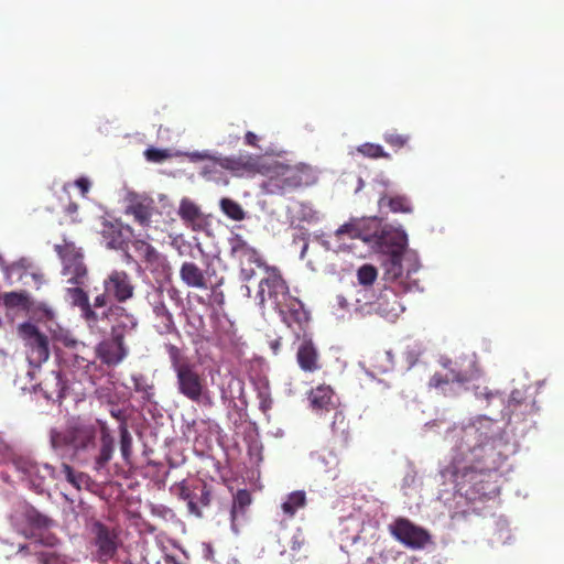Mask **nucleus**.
<instances>
[{
    "label": "nucleus",
    "mask_w": 564,
    "mask_h": 564,
    "mask_svg": "<svg viewBox=\"0 0 564 564\" xmlns=\"http://www.w3.org/2000/svg\"><path fill=\"white\" fill-rule=\"evenodd\" d=\"M491 420L481 419L462 427H454L449 435L455 442L447 471L457 492L469 501L482 500L499 494L497 470L502 455L496 449V440L488 432Z\"/></svg>",
    "instance_id": "1"
},
{
    "label": "nucleus",
    "mask_w": 564,
    "mask_h": 564,
    "mask_svg": "<svg viewBox=\"0 0 564 564\" xmlns=\"http://www.w3.org/2000/svg\"><path fill=\"white\" fill-rule=\"evenodd\" d=\"M51 445L56 452H72L75 457L94 454L95 468L102 469L112 458L115 440L107 423L76 419L63 430L51 431Z\"/></svg>",
    "instance_id": "2"
},
{
    "label": "nucleus",
    "mask_w": 564,
    "mask_h": 564,
    "mask_svg": "<svg viewBox=\"0 0 564 564\" xmlns=\"http://www.w3.org/2000/svg\"><path fill=\"white\" fill-rule=\"evenodd\" d=\"M88 531L93 560L100 564L113 560L121 545L119 531L99 520L93 521Z\"/></svg>",
    "instance_id": "3"
},
{
    "label": "nucleus",
    "mask_w": 564,
    "mask_h": 564,
    "mask_svg": "<svg viewBox=\"0 0 564 564\" xmlns=\"http://www.w3.org/2000/svg\"><path fill=\"white\" fill-rule=\"evenodd\" d=\"M174 373L178 394L197 404L210 399L206 378L196 365L191 364Z\"/></svg>",
    "instance_id": "4"
},
{
    "label": "nucleus",
    "mask_w": 564,
    "mask_h": 564,
    "mask_svg": "<svg viewBox=\"0 0 564 564\" xmlns=\"http://www.w3.org/2000/svg\"><path fill=\"white\" fill-rule=\"evenodd\" d=\"M264 276L259 282V290L257 297L259 304L264 305L270 301L275 310L285 304L292 295L290 294L289 286L282 278L280 271L273 267H264Z\"/></svg>",
    "instance_id": "5"
},
{
    "label": "nucleus",
    "mask_w": 564,
    "mask_h": 564,
    "mask_svg": "<svg viewBox=\"0 0 564 564\" xmlns=\"http://www.w3.org/2000/svg\"><path fill=\"white\" fill-rule=\"evenodd\" d=\"M55 251L63 262V274L67 278V283L83 285L88 279V270L84 263V254L74 242L64 240L61 245H55Z\"/></svg>",
    "instance_id": "6"
},
{
    "label": "nucleus",
    "mask_w": 564,
    "mask_h": 564,
    "mask_svg": "<svg viewBox=\"0 0 564 564\" xmlns=\"http://www.w3.org/2000/svg\"><path fill=\"white\" fill-rule=\"evenodd\" d=\"M313 181L312 167L306 164H300L289 166L280 175L270 177L267 186L269 193L284 195L301 186L311 185Z\"/></svg>",
    "instance_id": "7"
},
{
    "label": "nucleus",
    "mask_w": 564,
    "mask_h": 564,
    "mask_svg": "<svg viewBox=\"0 0 564 564\" xmlns=\"http://www.w3.org/2000/svg\"><path fill=\"white\" fill-rule=\"evenodd\" d=\"M18 334L24 341L30 365L40 367L50 358V340L39 327L30 322L18 326Z\"/></svg>",
    "instance_id": "8"
},
{
    "label": "nucleus",
    "mask_w": 564,
    "mask_h": 564,
    "mask_svg": "<svg viewBox=\"0 0 564 564\" xmlns=\"http://www.w3.org/2000/svg\"><path fill=\"white\" fill-rule=\"evenodd\" d=\"M389 533L411 550H422L432 542L430 532L408 518L399 517L388 525Z\"/></svg>",
    "instance_id": "9"
},
{
    "label": "nucleus",
    "mask_w": 564,
    "mask_h": 564,
    "mask_svg": "<svg viewBox=\"0 0 564 564\" xmlns=\"http://www.w3.org/2000/svg\"><path fill=\"white\" fill-rule=\"evenodd\" d=\"M417 271L416 262L404 270L403 254H393L386 262L384 280L388 286L401 289L402 293L410 292L419 289V280L413 276Z\"/></svg>",
    "instance_id": "10"
},
{
    "label": "nucleus",
    "mask_w": 564,
    "mask_h": 564,
    "mask_svg": "<svg viewBox=\"0 0 564 564\" xmlns=\"http://www.w3.org/2000/svg\"><path fill=\"white\" fill-rule=\"evenodd\" d=\"M402 290L384 286L377 296H369L366 300V315L376 313L387 319L394 321L404 311L400 301Z\"/></svg>",
    "instance_id": "11"
},
{
    "label": "nucleus",
    "mask_w": 564,
    "mask_h": 564,
    "mask_svg": "<svg viewBox=\"0 0 564 564\" xmlns=\"http://www.w3.org/2000/svg\"><path fill=\"white\" fill-rule=\"evenodd\" d=\"M230 257L238 261L243 281L251 280L256 272L253 264L258 268L268 267L257 249L251 247L241 236L236 235L229 239Z\"/></svg>",
    "instance_id": "12"
},
{
    "label": "nucleus",
    "mask_w": 564,
    "mask_h": 564,
    "mask_svg": "<svg viewBox=\"0 0 564 564\" xmlns=\"http://www.w3.org/2000/svg\"><path fill=\"white\" fill-rule=\"evenodd\" d=\"M104 290L112 301L126 303L134 296L132 276L124 270H112L102 282Z\"/></svg>",
    "instance_id": "13"
},
{
    "label": "nucleus",
    "mask_w": 564,
    "mask_h": 564,
    "mask_svg": "<svg viewBox=\"0 0 564 564\" xmlns=\"http://www.w3.org/2000/svg\"><path fill=\"white\" fill-rule=\"evenodd\" d=\"M200 159H208L213 162L214 166L232 172L235 175L254 174L260 171V163L258 158L250 154H239L237 156H210L206 152L196 154Z\"/></svg>",
    "instance_id": "14"
},
{
    "label": "nucleus",
    "mask_w": 564,
    "mask_h": 564,
    "mask_svg": "<svg viewBox=\"0 0 564 564\" xmlns=\"http://www.w3.org/2000/svg\"><path fill=\"white\" fill-rule=\"evenodd\" d=\"M97 358L107 367H116L128 356L129 349L121 336L116 334L101 340L95 348Z\"/></svg>",
    "instance_id": "15"
},
{
    "label": "nucleus",
    "mask_w": 564,
    "mask_h": 564,
    "mask_svg": "<svg viewBox=\"0 0 564 564\" xmlns=\"http://www.w3.org/2000/svg\"><path fill=\"white\" fill-rule=\"evenodd\" d=\"M154 212L153 198L131 193L127 197L126 215L132 216L134 221L142 227H148Z\"/></svg>",
    "instance_id": "16"
},
{
    "label": "nucleus",
    "mask_w": 564,
    "mask_h": 564,
    "mask_svg": "<svg viewBox=\"0 0 564 564\" xmlns=\"http://www.w3.org/2000/svg\"><path fill=\"white\" fill-rule=\"evenodd\" d=\"M124 230L133 235L132 229L129 226L124 227L119 220L102 221L100 229L102 242L108 249L123 250L127 247L128 241Z\"/></svg>",
    "instance_id": "17"
},
{
    "label": "nucleus",
    "mask_w": 564,
    "mask_h": 564,
    "mask_svg": "<svg viewBox=\"0 0 564 564\" xmlns=\"http://www.w3.org/2000/svg\"><path fill=\"white\" fill-rule=\"evenodd\" d=\"M149 299L152 311L159 319L158 332L160 334H171L176 330L173 315L163 300V291L161 289L154 290L152 294H149Z\"/></svg>",
    "instance_id": "18"
},
{
    "label": "nucleus",
    "mask_w": 564,
    "mask_h": 564,
    "mask_svg": "<svg viewBox=\"0 0 564 564\" xmlns=\"http://www.w3.org/2000/svg\"><path fill=\"white\" fill-rule=\"evenodd\" d=\"M441 364L448 371L445 375L435 372L429 381V386L431 388L441 389L446 394V387L449 383L456 382L459 384H464L470 380V375L467 371H460L453 368V361L451 359H443Z\"/></svg>",
    "instance_id": "19"
},
{
    "label": "nucleus",
    "mask_w": 564,
    "mask_h": 564,
    "mask_svg": "<svg viewBox=\"0 0 564 564\" xmlns=\"http://www.w3.org/2000/svg\"><path fill=\"white\" fill-rule=\"evenodd\" d=\"M377 242L390 256L403 254L408 246V236L402 229L386 227L377 236Z\"/></svg>",
    "instance_id": "20"
},
{
    "label": "nucleus",
    "mask_w": 564,
    "mask_h": 564,
    "mask_svg": "<svg viewBox=\"0 0 564 564\" xmlns=\"http://www.w3.org/2000/svg\"><path fill=\"white\" fill-rule=\"evenodd\" d=\"M282 321L289 326L296 325L301 330L308 323V314L300 300L292 296L285 304L281 305L278 310Z\"/></svg>",
    "instance_id": "21"
},
{
    "label": "nucleus",
    "mask_w": 564,
    "mask_h": 564,
    "mask_svg": "<svg viewBox=\"0 0 564 564\" xmlns=\"http://www.w3.org/2000/svg\"><path fill=\"white\" fill-rule=\"evenodd\" d=\"M296 360L300 368L305 372H315L322 368L319 352L313 340L303 337L296 351Z\"/></svg>",
    "instance_id": "22"
},
{
    "label": "nucleus",
    "mask_w": 564,
    "mask_h": 564,
    "mask_svg": "<svg viewBox=\"0 0 564 564\" xmlns=\"http://www.w3.org/2000/svg\"><path fill=\"white\" fill-rule=\"evenodd\" d=\"M67 296L74 306L80 310L82 317L86 321L90 328L97 326L100 318L99 314L93 310L87 293L77 285L75 288H67Z\"/></svg>",
    "instance_id": "23"
},
{
    "label": "nucleus",
    "mask_w": 564,
    "mask_h": 564,
    "mask_svg": "<svg viewBox=\"0 0 564 564\" xmlns=\"http://www.w3.org/2000/svg\"><path fill=\"white\" fill-rule=\"evenodd\" d=\"M180 276L188 288L207 290L209 279L207 274L194 262L185 261L180 269Z\"/></svg>",
    "instance_id": "24"
},
{
    "label": "nucleus",
    "mask_w": 564,
    "mask_h": 564,
    "mask_svg": "<svg viewBox=\"0 0 564 564\" xmlns=\"http://www.w3.org/2000/svg\"><path fill=\"white\" fill-rule=\"evenodd\" d=\"M312 409L317 413L328 412L336 408L333 389L329 386H318L308 395Z\"/></svg>",
    "instance_id": "25"
},
{
    "label": "nucleus",
    "mask_w": 564,
    "mask_h": 564,
    "mask_svg": "<svg viewBox=\"0 0 564 564\" xmlns=\"http://www.w3.org/2000/svg\"><path fill=\"white\" fill-rule=\"evenodd\" d=\"M367 289H352L347 295H337L338 305L347 311L366 315Z\"/></svg>",
    "instance_id": "26"
},
{
    "label": "nucleus",
    "mask_w": 564,
    "mask_h": 564,
    "mask_svg": "<svg viewBox=\"0 0 564 564\" xmlns=\"http://www.w3.org/2000/svg\"><path fill=\"white\" fill-rule=\"evenodd\" d=\"M335 237L338 240L345 237L349 239H361L369 241L370 235L366 230V221L364 219L351 218L349 221L341 225L336 231Z\"/></svg>",
    "instance_id": "27"
},
{
    "label": "nucleus",
    "mask_w": 564,
    "mask_h": 564,
    "mask_svg": "<svg viewBox=\"0 0 564 564\" xmlns=\"http://www.w3.org/2000/svg\"><path fill=\"white\" fill-rule=\"evenodd\" d=\"M252 502L251 494L247 489H239L232 499L230 509L231 527L237 531V521L245 517L247 509Z\"/></svg>",
    "instance_id": "28"
},
{
    "label": "nucleus",
    "mask_w": 564,
    "mask_h": 564,
    "mask_svg": "<svg viewBox=\"0 0 564 564\" xmlns=\"http://www.w3.org/2000/svg\"><path fill=\"white\" fill-rule=\"evenodd\" d=\"M379 207L382 209L388 207L392 213H412V205L408 196L405 195H388L384 194L379 198Z\"/></svg>",
    "instance_id": "29"
},
{
    "label": "nucleus",
    "mask_w": 564,
    "mask_h": 564,
    "mask_svg": "<svg viewBox=\"0 0 564 564\" xmlns=\"http://www.w3.org/2000/svg\"><path fill=\"white\" fill-rule=\"evenodd\" d=\"M132 246L138 256L147 263L148 267L159 265L161 254L145 239L134 238Z\"/></svg>",
    "instance_id": "30"
},
{
    "label": "nucleus",
    "mask_w": 564,
    "mask_h": 564,
    "mask_svg": "<svg viewBox=\"0 0 564 564\" xmlns=\"http://www.w3.org/2000/svg\"><path fill=\"white\" fill-rule=\"evenodd\" d=\"M117 310L120 311V315L116 324L111 326L110 335L115 337L116 334H118L121 336V340L124 341L126 335L132 332L137 327L138 323L135 317L132 314L127 313L124 308L118 307Z\"/></svg>",
    "instance_id": "31"
},
{
    "label": "nucleus",
    "mask_w": 564,
    "mask_h": 564,
    "mask_svg": "<svg viewBox=\"0 0 564 564\" xmlns=\"http://www.w3.org/2000/svg\"><path fill=\"white\" fill-rule=\"evenodd\" d=\"M306 506V495L303 490H296L288 495L281 508L288 518H293L299 509Z\"/></svg>",
    "instance_id": "32"
},
{
    "label": "nucleus",
    "mask_w": 564,
    "mask_h": 564,
    "mask_svg": "<svg viewBox=\"0 0 564 564\" xmlns=\"http://www.w3.org/2000/svg\"><path fill=\"white\" fill-rule=\"evenodd\" d=\"M178 215L187 224H197L202 220L203 214L199 207L189 199H183L180 205Z\"/></svg>",
    "instance_id": "33"
},
{
    "label": "nucleus",
    "mask_w": 564,
    "mask_h": 564,
    "mask_svg": "<svg viewBox=\"0 0 564 564\" xmlns=\"http://www.w3.org/2000/svg\"><path fill=\"white\" fill-rule=\"evenodd\" d=\"M221 212L230 219L235 221H241L246 218V212L239 203L236 200L224 197L219 202Z\"/></svg>",
    "instance_id": "34"
},
{
    "label": "nucleus",
    "mask_w": 564,
    "mask_h": 564,
    "mask_svg": "<svg viewBox=\"0 0 564 564\" xmlns=\"http://www.w3.org/2000/svg\"><path fill=\"white\" fill-rule=\"evenodd\" d=\"M177 496L180 499L187 502L188 511L196 517H202L203 512L195 501V494L191 490V488L182 481L177 485Z\"/></svg>",
    "instance_id": "35"
},
{
    "label": "nucleus",
    "mask_w": 564,
    "mask_h": 564,
    "mask_svg": "<svg viewBox=\"0 0 564 564\" xmlns=\"http://www.w3.org/2000/svg\"><path fill=\"white\" fill-rule=\"evenodd\" d=\"M165 350L169 355L171 368L173 369L174 372L178 371L181 368L191 365L188 359L184 357L182 350L177 346L173 344H166Z\"/></svg>",
    "instance_id": "36"
},
{
    "label": "nucleus",
    "mask_w": 564,
    "mask_h": 564,
    "mask_svg": "<svg viewBox=\"0 0 564 564\" xmlns=\"http://www.w3.org/2000/svg\"><path fill=\"white\" fill-rule=\"evenodd\" d=\"M348 426L349 423L346 420L345 414L341 411H336L332 422V431L336 437H339L343 442L348 440Z\"/></svg>",
    "instance_id": "37"
},
{
    "label": "nucleus",
    "mask_w": 564,
    "mask_h": 564,
    "mask_svg": "<svg viewBox=\"0 0 564 564\" xmlns=\"http://www.w3.org/2000/svg\"><path fill=\"white\" fill-rule=\"evenodd\" d=\"M2 299L4 306L8 308H26L29 305V297L25 292H8L3 294Z\"/></svg>",
    "instance_id": "38"
},
{
    "label": "nucleus",
    "mask_w": 564,
    "mask_h": 564,
    "mask_svg": "<svg viewBox=\"0 0 564 564\" xmlns=\"http://www.w3.org/2000/svg\"><path fill=\"white\" fill-rule=\"evenodd\" d=\"M119 433L121 455L126 462H129L132 454V436L124 422L120 424Z\"/></svg>",
    "instance_id": "39"
},
{
    "label": "nucleus",
    "mask_w": 564,
    "mask_h": 564,
    "mask_svg": "<svg viewBox=\"0 0 564 564\" xmlns=\"http://www.w3.org/2000/svg\"><path fill=\"white\" fill-rule=\"evenodd\" d=\"M378 270L372 264H362L357 271V279L360 285L369 286L372 285L377 280Z\"/></svg>",
    "instance_id": "40"
},
{
    "label": "nucleus",
    "mask_w": 564,
    "mask_h": 564,
    "mask_svg": "<svg viewBox=\"0 0 564 564\" xmlns=\"http://www.w3.org/2000/svg\"><path fill=\"white\" fill-rule=\"evenodd\" d=\"M358 152L361 153L364 156L370 158V159H389L390 155L387 153L383 148L380 144L375 143H365L361 144L358 148Z\"/></svg>",
    "instance_id": "41"
},
{
    "label": "nucleus",
    "mask_w": 564,
    "mask_h": 564,
    "mask_svg": "<svg viewBox=\"0 0 564 564\" xmlns=\"http://www.w3.org/2000/svg\"><path fill=\"white\" fill-rule=\"evenodd\" d=\"M133 387L137 392L142 393V397L147 401H151L152 397L154 395V387L153 384H149L145 379L140 377H133Z\"/></svg>",
    "instance_id": "42"
},
{
    "label": "nucleus",
    "mask_w": 564,
    "mask_h": 564,
    "mask_svg": "<svg viewBox=\"0 0 564 564\" xmlns=\"http://www.w3.org/2000/svg\"><path fill=\"white\" fill-rule=\"evenodd\" d=\"M383 140L390 147L401 149L408 144L410 137L408 134L398 133L397 131H391L384 133Z\"/></svg>",
    "instance_id": "43"
},
{
    "label": "nucleus",
    "mask_w": 564,
    "mask_h": 564,
    "mask_svg": "<svg viewBox=\"0 0 564 564\" xmlns=\"http://www.w3.org/2000/svg\"><path fill=\"white\" fill-rule=\"evenodd\" d=\"M199 495H195V499H197V505L202 509L203 507H208L212 502V490L210 487L206 482H202L198 487Z\"/></svg>",
    "instance_id": "44"
},
{
    "label": "nucleus",
    "mask_w": 564,
    "mask_h": 564,
    "mask_svg": "<svg viewBox=\"0 0 564 564\" xmlns=\"http://www.w3.org/2000/svg\"><path fill=\"white\" fill-rule=\"evenodd\" d=\"M28 520L36 528H47L51 523V520L46 516L41 514L36 510H32L28 513Z\"/></svg>",
    "instance_id": "45"
},
{
    "label": "nucleus",
    "mask_w": 564,
    "mask_h": 564,
    "mask_svg": "<svg viewBox=\"0 0 564 564\" xmlns=\"http://www.w3.org/2000/svg\"><path fill=\"white\" fill-rule=\"evenodd\" d=\"M144 155L148 161L160 163L166 160L170 156V153L167 152V150L150 148L145 150Z\"/></svg>",
    "instance_id": "46"
},
{
    "label": "nucleus",
    "mask_w": 564,
    "mask_h": 564,
    "mask_svg": "<svg viewBox=\"0 0 564 564\" xmlns=\"http://www.w3.org/2000/svg\"><path fill=\"white\" fill-rule=\"evenodd\" d=\"M63 473L69 484L75 486L76 488H79V479L83 477L82 474L76 475L74 469L68 464L62 465Z\"/></svg>",
    "instance_id": "47"
},
{
    "label": "nucleus",
    "mask_w": 564,
    "mask_h": 564,
    "mask_svg": "<svg viewBox=\"0 0 564 564\" xmlns=\"http://www.w3.org/2000/svg\"><path fill=\"white\" fill-rule=\"evenodd\" d=\"M112 299H110V295L107 294V292L104 290V293L102 294H99L97 295L95 299H94V304L91 305L93 310L94 308H104L107 306V303L109 301H111Z\"/></svg>",
    "instance_id": "48"
},
{
    "label": "nucleus",
    "mask_w": 564,
    "mask_h": 564,
    "mask_svg": "<svg viewBox=\"0 0 564 564\" xmlns=\"http://www.w3.org/2000/svg\"><path fill=\"white\" fill-rule=\"evenodd\" d=\"M523 401L522 392L520 390H513L510 394L508 406L514 408L520 405Z\"/></svg>",
    "instance_id": "49"
},
{
    "label": "nucleus",
    "mask_w": 564,
    "mask_h": 564,
    "mask_svg": "<svg viewBox=\"0 0 564 564\" xmlns=\"http://www.w3.org/2000/svg\"><path fill=\"white\" fill-rule=\"evenodd\" d=\"M259 398H260V410L262 412L269 411L272 406V399L264 392H260Z\"/></svg>",
    "instance_id": "50"
},
{
    "label": "nucleus",
    "mask_w": 564,
    "mask_h": 564,
    "mask_svg": "<svg viewBox=\"0 0 564 564\" xmlns=\"http://www.w3.org/2000/svg\"><path fill=\"white\" fill-rule=\"evenodd\" d=\"M75 185L80 189L83 195H86L90 188V182L86 177H79L76 180Z\"/></svg>",
    "instance_id": "51"
},
{
    "label": "nucleus",
    "mask_w": 564,
    "mask_h": 564,
    "mask_svg": "<svg viewBox=\"0 0 564 564\" xmlns=\"http://www.w3.org/2000/svg\"><path fill=\"white\" fill-rule=\"evenodd\" d=\"M65 213L70 217L72 221H77V213L78 205L74 202H69V204L65 207Z\"/></svg>",
    "instance_id": "52"
},
{
    "label": "nucleus",
    "mask_w": 564,
    "mask_h": 564,
    "mask_svg": "<svg viewBox=\"0 0 564 564\" xmlns=\"http://www.w3.org/2000/svg\"><path fill=\"white\" fill-rule=\"evenodd\" d=\"M245 143L247 145L258 148V135L251 131H248L245 135Z\"/></svg>",
    "instance_id": "53"
},
{
    "label": "nucleus",
    "mask_w": 564,
    "mask_h": 564,
    "mask_svg": "<svg viewBox=\"0 0 564 564\" xmlns=\"http://www.w3.org/2000/svg\"><path fill=\"white\" fill-rule=\"evenodd\" d=\"M270 347L274 355H278L281 348V338L274 339L270 343Z\"/></svg>",
    "instance_id": "54"
},
{
    "label": "nucleus",
    "mask_w": 564,
    "mask_h": 564,
    "mask_svg": "<svg viewBox=\"0 0 564 564\" xmlns=\"http://www.w3.org/2000/svg\"><path fill=\"white\" fill-rule=\"evenodd\" d=\"M404 564H422V563L417 557L409 556Z\"/></svg>",
    "instance_id": "55"
},
{
    "label": "nucleus",
    "mask_w": 564,
    "mask_h": 564,
    "mask_svg": "<svg viewBox=\"0 0 564 564\" xmlns=\"http://www.w3.org/2000/svg\"><path fill=\"white\" fill-rule=\"evenodd\" d=\"M56 380H57V383L59 384V383H61V380H62V378H61V375H59V373H57V375H56Z\"/></svg>",
    "instance_id": "56"
},
{
    "label": "nucleus",
    "mask_w": 564,
    "mask_h": 564,
    "mask_svg": "<svg viewBox=\"0 0 564 564\" xmlns=\"http://www.w3.org/2000/svg\"><path fill=\"white\" fill-rule=\"evenodd\" d=\"M83 362H86L85 367H88V361L85 360V358H80Z\"/></svg>",
    "instance_id": "57"
},
{
    "label": "nucleus",
    "mask_w": 564,
    "mask_h": 564,
    "mask_svg": "<svg viewBox=\"0 0 564 564\" xmlns=\"http://www.w3.org/2000/svg\"><path fill=\"white\" fill-rule=\"evenodd\" d=\"M111 414H112L115 417H119V414H117V412H111Z\"/></svg>",
    "instance_id": "58"
},
{
    "label": "nucleus",
    "mask_w": 564,
    "mask_h": 564,
    "mask_svg": "<svg viewBox=\"0 0 564 564\" xmlns=\"http://www.w3.org/2000/svg\"><path fill=\"white\" fill-rule=\"evenodd\" d=\"M492 395H494L492 393H487V394H486V398H490V397H492Z\"/></svg>",
    "instance_id": "59"
},
{
    "label": "nucleus",
    "mask_w": 564,
    "mask_h": 564,
    "mask_svg": "<svg viewBox=\"0 0 564 564\" xmlns=\"http://www.w3.org/2000/svg\"><path fill=\"white\" fill-rule=\"evenodd\" d=\"M106 316H107V313L102 312L101 317H106Z\"/></svg>",
    "instance_id": "60"
}]
</instances>
